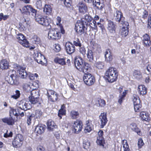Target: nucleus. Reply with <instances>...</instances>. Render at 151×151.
Masks as SVG:
<instances>
[{
	"label": "nucleus",
	"instance_id": "nucleus-37",
	"mask_svg": "<svg viewBox=\"0 0 151 151\" xmlns=\"http://www.w3.org/2000/svg\"><path fill=\"white\" fill-rule=\"evenodd\" d=\"M123 23V24H120L122 26L121 32H123L125 30H128V29L129 28V25L128 22H125Z\"/></svg>",
	"mask_w": 151,
	"mask_h": 151
},
{
	"label": "nucleus",
	"instance_id": "nucleus-15",
	"mask_svg": "<svg viewBox=\"0 0 151 151\" xmlns=\"http://www.w3.org/2000/svg\"><path fill=\"white\" fill-rule=\"evenodd\" d=\"M99 123L101 128H103L106 125L108 121L105 113H101L99 116Z\"/></svg>",
	"mask_w": 151,
	"mask_h": 151
},
{
	"label": "nucleus",
	"instance_id": "nucleus-33",
	"mask_svg": "<svg viewBox=\"0 0 151 151\" xmlns=\"http://www.w3.org/2000/svg\"><path fill=\"white\" fill-rule=\"evenodd\" d=\"M133 76L134 77L138 79L142 78V73L139 70H134L133 73Z\"/></svg>",
	"mask_w": 151,
	"mask_h": 151
},
{
	"label": "nucleus",
	"instance_id": "nucleus-57",
	"mask_svg": "<svg viewBox=\"0 0 151 151\" xmlns=\"http://www.w3.org/2000/svg\"><path fill=\"white\" fill-rule=\"evenodd\" d=\"M19 109H13L11 110V114L12 112L13 115L17 116L18 115V113Z\"/></svg>",
	"mask_w": 151,
	"mask_h": 151
},
{
	"label": "nucleus",
	"instance_id": "nucleus-20",
	"mask_svg": "<svg viewBox=\"0 0 151 151\" xmlns=\"http://www.w3.org/2000/svg\"><path fill=\"white\" fill-rule=\"evenodd\" d=\"M116 25L114 22L110 20L108 21L107 28L111 33H114L115 32Z\"/></svg>",
	"mask_w": 151,
	"mask_h": 151
},
{
	"label": "nucleus",
	"instance_id": "nucleus-14",
	"mask_svg": "<svg viewBox=\"0 0 151 151\" xmlns=\"http://www.w3.org/2000/svg\"><path fill=\"white\" fill-rule=\"evenodd\" d=\"M17 105L19 109L24 111L29 109L31 107L29 104L25 100L20 101L17 104Z\"/></svg>",
	"mask_w": 151,
	"mask_h": 151
},
{
	"label": "nucleus",
	"instance_id": "nucleus-8",
	"mask_svg": "<svg viewBox=\"0 0 151 151\" xmlns=\"http://www.w3.org/2000/svg\"><path fill=\"white\" fill-rule=\"evenodd\" d=\"M114 18L115 20L120 24H123L125 22L124 17H123L122 12L119 10H116L114 13Z\"/></svg>",
	"mask_w": 151,
	"mask_h": 151
},
{
	"label": "nucleus",
	"instance_id": "nucleus-51",
	"mask_svg": "<svg viewBox=\"0 0 151 151\" xmlns=\"http://www.w3.org/2000/svg\"><path fill=\"white\" fill-rule=\"evenodd\" d=\"M64 4L67 7H70L71 6L72 4V0H64Z\"/></svg>",
	"mask_w": 151,
	"mask_h": 151
},
{
	"label": "nucleus",
	"instance_id": "nucleus-26",
	"mask_svg": "<svg viewBox=\"0 0 151 151\" xmlns=\"http://www.w3.org/2000/svg\"><path fill=\"white\" fill-rule=\"evenodd\" d=\"M129 127L131 129L136 132L139 135H141V133L140 129L137 127L136 124L134 123H132L130 124Z\"/></svg>",
	"mask_w": 151,
	"mask_h": 151
},
{
	"label": "nucleus",
	"instance_id": "nucleus-59",
	"mask_svg": "<svg viewBox=\"0 0 151 151\" xmlns=\"http://www.w3.org/2000/svg\"><path fill=\"white\" fill-rule=\"evenodd\" d=\"M134 105V109L135 111H137L138 110H139V109L141 108L142 106V105L141 103Z\"/></svg>",
	"mask_w": 151,
	"mask_h": 151
},
{
	"label": "nucleus",
	"instance_id": "nucleus-2",
	"mask_svg": "<svg viewBox=\"0 0 151 151\" xmlns=\"http://www.w3.org/2000/svg\"><path fill=\"white\" fill-rule=\"evenodd\" d=\"M75 64L76 68L83 73H85L90 69V65L87 63L84 62L83 59L81 57L76 58Z\"/></svg>",
	"mask_w": 151,
	"mask_h": 151
},
{
	"label": "nucleus",
	"instance_id": "nucleus-61",
	"mask_svg": "<svg viewBox=\"0 0 151 151\" xmlns=\"http://www.w3.org/2000/svg\"><path fill=\"white\" fill-rule=\"evenodd\" d=\"M143 44L144 46L147 47H149L151 45V42L150 40L146 41L143 42Z\"/></svg>",
	"mask_w": 151,
	"mask_h": 151
},
{
	"label": "nucleus",
	"instance_id": "nucleus-38",
	"mask_svg": "<svg viewBox=\"0 0 151 151\" xmlns=\"http://www.w3.org/2000/svg\"><path fill=\"white\" fill-rule=\"evenodd\" d=\"M132 99L134 105L140 103V101L139 98L136 95L134 94L133 95Z\"/></svg>",
	"mask_w": 151,
	"mask_h": 151
},
{
	"label": "nucleus",
	"instance_id": "nucleus-39",
	"mask_svg": "<svg viewBox=\"0 0 151 151\" xmlns=\"http://www.w3.org/2000/svg\"><path fill=\"white\" fill-rule=\"evenodd\" d=\"M96 143L98 145L100 146H102L103 147H104V144H105V140L104 138H97Z\"/></svg>",
	"mask_w": 151,
	"mask_h": 151
},
{
	"label": "nucleus",
	"instance_id": "nucleus-53",
	"mask_svg": "<svg viewBox=\"0 0 151 151\" xmlns=\"http://www.w3.org/2000/svg\"><path fill=\"white\" fill-rule=\"evenodd\" d=\"M38 77V75L36 73H35L34 74L30 73L29 78V79L32 80H33L35 79V78H37Z\"/></svg>",
	"mask_w": 151,
	"mask_h": 151
},
{
	"label": "nucleus",
	"instance_id": "nucleus-52",
	"mask_svg": "<svg viewBox=\"0 0 151 151\" xmlns=\"http://www.w3.org/2000/svg\"><path fill=\"white\" fill-rule=\"evenodd\" d=\"M122 144L123 145V147L124 149H127L128 148H129V145L127 140L124 139L122 140Z\"/></svg>",
	"mask_w": 151,
	"mask_h": 151
},
{
	"label": "nucleus",
	"instance_id": "nucleus-43",
	"mask_svg": "<svg viewBox=\"0 0 151 151\" xmlns=\"http://www.w3.org/2000/svg\"><path fill=\"white\" fill-rule=\"evenodd\" d=\"M31 96L30 97L38 98L39 96L38 91L37 90H33L30 91Z\"/></svg>",
	"mask_w": 151,
	"mask_h": 151
},
{
	"label": "nucleus",
	"instance_id": "nucleus-11",
	"mask_svg": "<svg viewBox=\"0 0 151 151\" xmlns=\"http://www.w3.org/2000/svg\"><path fill=\"white\" fill-rule=\"evenodd\" d=\"M12 72L13 74H10L8 82L11 85H17L19 84L18 77L15 71H12Z\"/></svg>",
	"mask_w": 151,
	"mask_h": 151
},
{
	"label": "nucleus",
	"instance_id": "nucleus-25",
	"mask_svg": "<svg viewBox=\"0 0 151 151\" xmlns=\"http://www.w3.org/2000/svg\"><path fill=\"white\" fill-rule=\"evenodd\" d=\"M47 129L50 131H52L53 129L56 128L57 126L54 122L51 119H49L48 120L47 123Z\"/></svg>",
	"mask_w": 151,
	"mask_h": 151
},
{
	"label": "nucleus",
	"instance_id": "nucleus-31",
	"mask_svg": "<svg viewBox=\"0 0 151 151\" xmlns=\"http://www.w3.org/2000/svg\"><path fill=\"white\" fill-rule=\"evenodd\" d=\"M93 4L98 9H102L103 7V4L100 2V0H93Z\"/></svg>",
	"mask_w": 151,
	"mask_h": 151
},
{
	"label": "nucleus",
	"instance_id": "nucleus-24",
	"mask_svg": "<svg viewBox=\"0 0 151 151\" xmlns=\"http://www.w3.org/2000/svg\"><path fill=\"white\" fill-rule=\"evenodd\" d=\"M1 120L4 123H6L9 125H13L14 124V121L12 117L3 118Z\"/></svg>",
	"mask_w": 151,
	"mask_h": 151
},
{
	"label": "nucleus",
	"instance_id": "nucleus-45",
	"mask_svg": "<svg viewBox=\"0 0 151 151\" xmlns=\"http://www.w3.org/2000/svg\"><path fill=\"white\" fill-rule=\"evenodd\" d=\"M20 93L19 91L17 90L15 91V94L11 96V98L16 99H18L20 96Z\"/></svg>",
	"mask_w": 151,
	"mask_h": 151
},
{
	"label": "nucleus",
	"instance_id": "nucleus-9",
	"mask_svg": "<svg viewBox=\"0 0 151 151\" xmlns=\"http://www.w3.org/2000/svg\"><path fill=\"white\" fill-rule=\"evenodd\" d=\"M34 58L37 63L42 65H43L47 62L46 59L44 56L40 52L35 53Z\"/></svg>",
	"mask_w": 151,
	"mask_h": 151
},
{
	"label": "nucleus",
	"instance_id": "nucleus-30",
	"mask_svg": "<svg viewBox=\"0 0 151 151\" xmlns=\"http://www.w3.org/2000/svg\"><path fill=\"white\" fill-rule=\"evenodd\" d=\"M52 5L49 4L45 5L44 9V12L46 14L49 15L52 12Z\"/></svg>",
	"mask_w": 151,
	"mask_h": 151
},
{
	"label": "nucleus",
	"instance_id": "nucleus-56",
	"mask_svg": "<svg viewBox=\"0 0 151 151\" xmlns=\"http://www.w3.org/2000/svg\"><path fill=\"white\" fill-rule=\"evenodd\" d=\"M13 133L12 132L10 131L8 133V131L7 130L5 133L4 134V136L5 137H11L12 136Z\"/></svg>",
	"mask_w": 151,
	"mask_h": 151
},
{
	"label": "nucleus",
	"instance_id": "nucleus-48",
	"mask_svg": "<svg viewBox=\"0 0 151 151\" xmlns=\"http://www.w3.org/2000/svg\"><path fill=\"white\" fill-rule=\"evenodd\" d=\"M66 114V110H63L60 109L58 111V115L60 117V119L62 118V116L65 115Z\"/></svg>",
	"mask_w": 151,
	"mask_h": 151
},
{
	"label": "nucleus",
	"instance_id": "nucleus-21",
	"mask_svg": "<svg viewBox=\"0 0 151 151\" xmlns=\"http://www.w3.org/2000/svg\"><path fill=\"white\" fill-rule=\"evenodd\" d=\"M79 12L84 14L86 13L87 10L86 6L83 3L80 2L78 5Z\"/></svg>",
	"mask_w": 151,
	"mask_h": 151
},
{
	"label": "nucleus",
	"instance_id": "nucleus-41",
	"mask_svg": "<svg viewBox=\"0 0 151 151\" xmlns=\"http://www.w3.org/2000/svg\"><path fill=\"white\" fill-rule=\"evenodd\" d=\"M82 20H83L84 22H86H86L87 23L88 22H90L93 20V18L90 15L86 14L84 18L81 19V21H82Z\"/></svg>",
	"mask_w": 151,
	"mask_h": 151
},
{
	"label": "nucleus",
	"instance_id": "nucleus-18",
	"mask_svg": "<svg viewBox=\"0 0 151 151\" xmlns=\"http://www.w3.org/2000/svg\"><path fill=\"white\" fill-rule=\"evenodd\" d=\"M86 126L84 129V132L86 133H89L93 129V125L92 124V121L88 120L86 121Z\"/></svg>",
	"mask_w": 151,
	"mask_h": 151
},
{
	"label": "nucleus",
	"instance_id": "nucleus-36",
	"mask_svg": "<svg viewBox=\"0 0 151 151\" xmlns=\"http://www.w3.org/2000/svg\"><path fill=\"white\" fill-rule=\"evenodd\" d=\"M32 6L30 5H27L22 8V12L23 13L26 14H29L30 13V11L31 9Z\"/></svg>",
	"mask_w": 151,
	"mask_h": 151
},
{
	"label": "nucleus",
	"instance_id": "nucleus-58",
	"mask_svg": "<svg viewBox=\"0 0 151 151\" xmlns=\"http://www.w3.org/2000/svg\"><path fill=\"white\" fill-rule=\"evenodd\" d=\"M89 23V24L92 28H96V23L95 20H93L92 22L91 21Z\"/></svg>",
	"mask_w": 151,
	"mask_h": 151
},
{
	"label": "nucleus",
	"instance_id": "nucleus-16",
	"mask_svg": "<svg viewBox=\"0 0 151 151\" xmlns=\"http://www.w3.org/2000/svg\"><path fill=\"white\" fill-rule=\"evenodd\" d=\"M17 67L18 72L19 74V77L22 78H26L27 75L25 70L26 68L20 65H18Z\"/></svg>",
	"mask_w": 151,
	"mask_h": 151
},
{
	"label": "nucleus",
	"instance_id": "nucleus-22",
	"mask_svg": "<svg viewBox=\"0 0 151 151\" xmlns=\"http://www.w3.org/2000/svg\"><path fill=\"white\" fill-rule=\"evenodd\" d=\"M96 52L92 50L88 49L86 54L88 60L91 62L93 61V59L96 55Z\"/></svg>",
	"mask_w": 151,
	"mask_h": 151
},
{
	"label": "nucleus",
	"instance_id": "nucleus-17",
	"mask_svg": "<svg viewBox=\"0 0 151 151\" xmlns=\"http://www.w3.org/2000/svg\"><path fill=\"white\" fill-rule=\"evenodd\" d=\"M65 49L68 54H71L75 51V47L73 44L67 42L65 44Z\"/></svg>",
	"mask_w": 151,
	"mask_h": 151
},
{
	"label": "nucleus",
	"instance_id": "nucleus-54",
	"mask_svg": "<svg viewBox=\"0 0 151 151\" xmlns=\"http://www.w3.org/2000/svg\"><path fill=\"white\" fill-rule=\"evenodd\" d=\"M98 104L99 106H104L105 105V101L103 100L99 99L98 101Z\"/></svg>",
	"mask_w": 151,
	"mask_h": 151
},
{
	"label": "nucleus",
	"instance_id": "nucleus-62",
	"mask_svg": "<svg viewBox=\"0 0 151 151\" xmlns=\"http://www.w3.org/2000/svg\"><path fill=\"white\" fill-rule=\"evenodd\" d=\"M23 88L24 89L27 91H31V87L30 85L28 84H25Z\"/></svg>",
	"mask_w": 151,
	"mask_h": 151
},
{
	"label": "nucleus",
	"instance_id": "nucleus-3",
	"mask_svg": "<svg viewBox=\"0 0 151 151\" xmlns=\"http://www.w3.org/2000/svg\"><path fill=\"white\" fill-rule=\"evenodd\" d=\"M85 24L86 25V22H85L82 20V21H78L76 24L75 29L76 32L80 35H82L84 33L85 30L86 29V28L85 26Z\"/></svg>",
	"mask_w": 151,
	"mask_h": 151
},
{
	"label": "nucleus",
	"instance_id": "nucleus-42",
	"mask_svg": "<svg viewBox=\"0 0 151 151\" xmlns=\"http://www.w3.org/2000/svg\"><path fill=\"white\" fill-rule=\"evenodd\" d=\"M31 40L33 43L38 44L40 41V39L37 35H34L31 38Z\"/></svg>",
	"mask_w": 151,
	"mask_h": 151
},
{
	"label": "nucleus",
	"instance_id": "nucleus-29",
	"mask_svg": "<svg viewBox=\"0 0 151 151\" xmlns=\"http://www.w3.org/2000/svg\"><path fill=\"white\" fill-rule=\"evenodd\" d=\"M140 116L141 119L143 121H148L150 120V118L148 113L142 111L140 112Z\"/></svg>",
	"mask_w": 151,
	"mask_h": 151
},
{
	"label": "nucleus",
	"instance_id": "nucleus-1",
	"mask_svg": "<svg viewBox=\"0 0 151 151\" xmlns=\"http://www.w3.org/2000/svg\"><path fill=\"white\" fill-rule=\"evenodd\" d=\"M118 75V73L116 69L110 67L106 72L105 77L108 82L112 83L117 80Z\"/></svg>",
	"mask_w": 151,
	"mask_h": 151
},
{
	"label": "nucleus",
	"instance_id": "nucleus-50",
	"mask_svg": "<svg viewBox=\"0 0 151 151\" xmlns=\"http://www.w3.org/2000/svg\"><path fill=\"white\" fill-rule=\"evenodd\" d=\"M30 11V12L32 13V15L34 17L35 19V17L37 16V14H39L37 13V10L35 9H34L32 7Z\"/></svg>",
	"mask_w": 151,
	"mask_h": 151
},
{
	"label": "nucleus",
	"instance_id": "nucleus-19",
	"mask_svg": "<svg viewBox=\"0 0 151 151\" xmlns=\"http://www.w3.org/2000/svg\"><path fill=\"white\" fill-rule=\"evenodd\" d=\"M105 61L106 62H110L113 59L112 54L110 49H108L106 50L104 52Z\"/></svg>",
	"mask_w": 151,
	"mask_h": 151
},
{
	"label": "nucleus",
	"instance_id": "nucleus-63",
	"mask_svg": "<svg viewBox=\"0 0 151 151\" xmlns=\"http://www.w3.org/2000/svg\"><path fill=\"white\" fill-rule=\"evenodd\" d=\"M104 132L102 130H99L98 132V135L97 138H104L103 137Z\"/></svg>",
	"mask_w": 151,
	"mask_h": 151
},
{
	"label": "nucleus",
	"instance_id": "nucleus-44",
	"mask_svg": "<svg viewBox=\"0 0 151 151\" xmlns=\"http://www.w3.org/2000/svg\"><path fill=\"white\" fill-rule=\"evenodd\" d=\"M96 67L99 69H102L104 66V63L101 61L97 62L95 64Z\"/></svg>",
	"mask_w": 151,
	"mask_h": 151
},
{
	"label": "nucleus",
	"instance_id": "nucleus-64",
	"mask_svg": "<svg viewBox=\"0 0 151 151\" xmlns=\"http://www.w3.org/2000/svg\"><path fill=\"white\" fill-rule=\"evenodd\" d=\"M144 145V143L143 142L142 139H139L138 141V143L139 147L140 148L143 145Z\"/></svg>",
	"mask_w": 151,
	"mask_h": 151
},
{
	"label": "nucleus",
	"instance_id": "nucleus-46",
	"mask_svg": "<svg viewBox=\"0 0 151 151\" xmlns=\"http://www.w3.org/2000/svg\"><path fill=\"white\" fill-rule=\"evenodd\" d=\"M79 51L81 54L84 57L85 56L86 50L85 48L83 46L80 47Z\"/></svg>",
	"mask_w": 151,
	"mask_h": 151
},
{
	"label": "nucleus",
	"instance_id": "nucleus-5",
	"mask_svg": "<svg viewBox=\"0 0 151 151\" xmlns=\"http://www.w3.org/2000/svg\"><path fill=\"white\" fill-rule=\"evenodd\" d=\"M61 33L57 29H52L49 30L48 37L52 40H58L60 37Z\"/></svg>",
	"mask_w": 151,
	"mask_h": 151
},
{
	"label": "nucleus",
	"instance_id": "nucleus-27",
	"mask_svg": "<svg viewBox=\"0 0 151 151\" xmlns=\"http://www.w3.org/2000/svg\"><path fill=\"white\" fill-rule=\"evenodd\" d=\"M138 93L140 95H143L145 94L147 92V88L143 85H139L138 88Z\"/></svg>",
	"mask_w": 151,
	"mask_h": 151
},
{
	"label": "nucleus",
	"instance_id": "nucleus-13",
	"mask_svg": "<svg viewBox=\"0 0 151 151\" xmlns=\"http://www.w3.org/2000/svg\"><path fill=\"white\" fill-rule=\"evenodd\" d=\"M82 122L81 121L78 120L74 121L73 123L74 132L78 133L81 131L82 129Z\"/></svg>",
	"mask_w": 151,
	"mask_h": 151
},
{
	"label": "nucleus",
	"instance_id": "nucleus-32",
	"mask_svg": "<svg viewBox=\"0 0 151 151\" xmlns=\"http://www.w3.org/2000/svg\"><path fill=\"white\" fill-rule=\"evenodd\" d=\"M54 62L56 63H58L62 65H63L66 64L65 59L56 58L54 60Z\"/></svg>",
	"mask_w": 151,
	"mask_h": 151
},
{
	"label": "nucleus",
	"instance_id": "nucleus-60",
	"mask_svg": "<svg viewBox=\"0 0 151 151\" xmlns=\"http://www.w3.org/2000/svg\"><path fill=\"white\" fill-rule=\"evenodd\" d=\"M142 41H150V37L149 35L147 34L144 35L143 36Z\"/></svg>",
	"mask_w": 151,
	"mask_h": 151
},
{
	"label": "nucleus",
	"instance_id": "nucleus-12",
	"mask_svg": "<svg viewBox=\"0 0 151 151\" xmlns=\"http://www.w3.org/2000/svg\"><path fill=\"white\" fill-rule=\"evenodd\" d=\"M47 94L49 100L52 102H55L58 100V94L52 90L47 91Z\"/></svg>",
	"mask_w": 151,
	"mask_h": 151
},
{
	"label": "nucleus",
	"instance_id": "nucleus-40",
	"mask_svg": "<svg viewBox=\"0 0 151 151\" xmlns=\"http://www.w3.org/2000/svg\"><path fill=\"white\" fill-rule=\"evenodd\" d=\"M38 98L32 97H29V101L32 104H34L37 103L40 104Z\"/></svg>",
	"mask_w": 151,
	"mask_h": 151
},
{
	"label": "nucleus",
	"instance_id": "nucleus-47",
	"mask_svg": "<svg viewBox=\"0 0 151 151\" xmlns=\"http://www.w3.org/2000/svg\"><path fill=\"white\" fill-rule=\"evenodd\" d=\"M42 4L41 0H37L36 3V6L39 9H41L42 8Z\"/></svg>",
	"mask_w": 151,
	"mask_h": 151
},
{
	"label": "nucleus",
	"instance_id": "nucleus-49",
	"mask_svg": "<svg viewBox=\"0 0 151 151\" xmlns=\"http://www.w3.org/2000/svg\"><path fill=\"white\" fill-rule=\"evenodd\" d=\"M54 46L55 47L54 50L56 52H58L60 50L61 47L60 45L59 44L55 43L54 45Z\"/></svg>",
	"mask_w": 151,
	"mask_h": 151
},
{
	"label": "nucleus",
	"instance_id": "nucleus-55",
	"mask_svg": "<svg viewBox=\"0 0 151 151\" xmlns=\"http://www.w3.org/2000/svg\"><path fill=\"white\" fill-rule=\"evenodd\" d=\"M83 146L85 149H87L88 148H89V146H90V142L88 141H84L83 142Z\"/></svg>",
	"mask_w": 151,
	"mask_h": 151
},
{
	"label": "nucleus",
	"instance_id": "nucleus-28",
	"mask_svg": "<svg viewBox=\"0 0 151 151\" xmlns=\"http://www.w3.org/2000/svg\"><path fill=\"white\" fill-rule=\"evenodd\" d=\"M9 67L8 63L6 60H2L0 63V68L2 70L6 69Z\"/></svg>",
	"mask_w": 151,
	"mask_h": 151
},
{
	"label": "nucleus",
	"instance_id": "nucleus-23",
	"mask_svg": "<svg viewBox=\"0 0 151 151\" xmlns=\"http://www.w3.org/2000/svg\"><path fill=\"white\" fill-rule=\"evenodd\" d=\"M45 129V126L39 124L36 127L35 131L39 134H41L44 132Z\"/></svg>",
	"mask_w": 151,
	"mask_h": 151
},
{
	"label": "nucleus",
	"instance_id": "nucleus-4",
	"mask_svg": "<svg viewBox=\"0 0 151 151\" xmlns=\"http://www.w3.org/2000/svg\"><path fill=\"white\" fill-rule=\"evenodd\" d=\"M24 140L23 136L21 134H17L12 142L13 146L15 148L20 147L22 145Z\"/></svg>",
	"mask_w": 151,
	"mask_h": 151
},
{
	"label": "nucleus",
	"instance_id": "nucleus-35",
	"mask_svg": "<svg viewBox=\"0 0 151 151\" xmlns=\"http://www.w3.org/2000/svg\"><path fill=\"white\" fill-rule=\"evenodd\" d=\"M127 91L124 90V91H123L122 93H120L118 100V102L120 104H121L123 101L124 99V97L127 93L126 92Z\"/></svg>",
	"mask_w": 151,
	"mask_h": 151
},
{
	"label": "nucleus",
	"instance_id": "nucleus-6",
	"mask_svg": "<svg viewBox=\"0 0 151 151\" xmlns=\"http://www.w3.org/2000/svg\"><path fill=\"white\" fill-rule=\"evenodd\" d=\"M35 19L36 22L43 26L47 27L50 25L47 19L40 14H37Z\"/></svg>",
	"mask_w": 151,
	"mask_h": 151
},
{
	"label": "nucleus",
	"instance_id": "nucleus-34",
	"mask_svg": "<svg viewBox=\"0 0 151 151\" xmlns=\"http://www.w3.org/2000/svg\"><path fill=\"white\" fill-rule=\"evenodd\" d=\"M79 115L78 112L74 110H72L70 112V116L72 119H74L77 118Z\"/></svg>",
	"mask_w": 151,
	"mask_h": 151
},
{
	"label": "nucleus",
	"instance_id": "nucleus-10",
	"mask_svg": "<svg viewBox=\"0 0 151 151\" xmlns=\"http://www.w3.org/2000/svg\"><path fill=\"white\" fill-rule=\"evenodd\" d=\"M16 38L19 43L23 46L28 47L29 45V42L25 39L24 36L22 34L19 33L16 35Z\"/></svg>",
	"mask_w": 151,
	"mask_h": 151
},
{
	"label": "nucleus",
	"instance_id": "nucleus-7",
	"mask_svg": "<svg viewBox=\"0 0 151 151\" xmlns=\"http://www.w3.org/2000/svg\"><path fill=\"white\" fill-rule=\"evenodd\" d=\"M85 83L88 86L93 85L95 81L94 77L90 73H85L83 77Z\"/></svg>",
	"mask_w": 151,
	"mask_h": 151
}]
</instances>
